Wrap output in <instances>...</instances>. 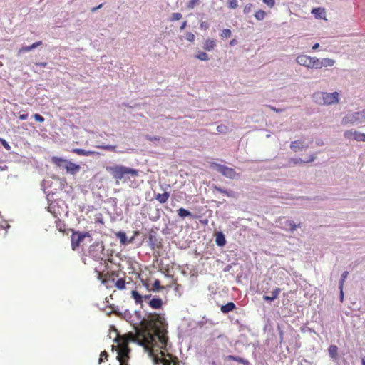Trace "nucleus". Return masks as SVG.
I'll return each mask as SVG.
<instances>
[{"label": "nucleus", "mask_w": 365, "mask_h": 365, "mask_svg": "<svg viewBox=\"0 0 365 365\" xmlns=\"http://www.w3.org/2000/svg\"><path fill=\"white\" fill-rule=\"evenodd\" d=\"M10 226L6 222H3L1 225H0V230H4V235L5 236L6 235L7 231L6 230V228H9Z\"/></svg>", "instance_id": "nucleus-46"}, {"label": "nucleus", "mask_w": 365, "mask_h": 365, "mask_svg": "<svg viewBox=\"0 0 365 365\" xmlns=\"http://www.w3.org/2000/svg\"><path fill=\"white\" fill-rule=\"evenodd\" d=\"M6 168H7V167H6V166H4V167L0 166V170H6Z\"/></svg>", "instance_id": "nucleus-61"}, {"label": "nucleus", "mask_w": 365, "mask_h": 365, "mask_svg": "<svg viewBox=\"0 0 365 365\" xmlns=\"http://www.w3.org/2000/svg\"><path fill=\"white\" fill-rule=\"evenodd\" d=\"M0 142L1 143V145L4 146V148L6 150H11V146L9 145V144L4 139L0 138Z\"/></svg>", "instance_id": "nucleus-45"}, {"label": "nucleus", "mask_w": 365, "mask_h": 365, "mask_svg": "<svg viewBox=\"0 0 365 365\" xmlns=\"http://www.w3.org/2000/svg\"><path fill=\"white\" fill-rule=\"evenodd\" d=\"M106 170L117 180V184L119 180L126 182L128 179L135 178L139 174V171L136 169L119 165L106 166Z\"/></svg>", "instance_id": "nucleus-2"}, {"label": "nucleus", "mask_w": 365, "mask_h": 365, "mask_svg": "<svg viewBox=\"0 0 365 365\" xmlns=\"http://www.w3.org/2000/svg\"><path fill=\"white\" fill-rule=\"evenodd\" d=\"M34 118L36 121L40 122V123H43L45 120L44 118L38 113L34 114Z\"/></svg>", "instance_id": "nucleus-43"}, {"label": "nucleus", "mask_w": 365, "mask_h": 365, "mask_svg": "<svg viewBox=\"0 0 365 365\" xmlns=\"http://www.w3.org/2000/svg\"><path fill=\"white\" fill-rule=\"evenodd\" d=\"M36 65L41 67H46L47 66V63H37Z\"/></svg>", "instance_id": "nucleus-54"}, {"label": "nucleus", "mask_w": 365, "mask_h": 365, "mask_svg": "<svg viewBox=\"0 0 365 365\" xmlns=\"http://www.w3.org/2000/svg\"><path fill=\"white\" fill-rule=\"evenodd\" d=\"M253 8L252 4H247L245 5L243 12L244 14H249L252 11V9Z\"/></svg>", "instance_id": "nucleus-40"}, {"label": "nucleus", "mask_w": 365, "mask_h": 365, "mask_svg": "<svg viewBox=\"0 0 365 365\" xmlns=\"http://www.w3.org/2000/svg\"><path fill=\"white\" fill-rule=\"evenodd\" d=\"M209 24L207 21H202L200 24V27L204 29H207L209 28Z\"/></svg>", "instance_id": "nucleus-49"}, {"label": "nucleus", "mask_w": 365, "mask_h": 365, "mask_svg": "<svg viewBox=\"0 0 365 365\" xmlns=\"http://www.w3.org/2000/svg\"><path fill=\"white\" fill-rule=\"evenodd\" d=\"M315 159H316V155L312 154L310 155L309 158L307 160H304L299 158H291L289 162L297 165V164H299V163H311V162H313Z\"/></svg>", "instance_id": "nucleus-16"}, {"label": "nucleus", "mask_w": 365, "mask_h": 365, "mask_svg": "<svg viewBox=\"0 0 365 365\" xmlns=\"http://www.w3.org/2000/svg\"><path fill=\"white\" fill-rule=\"evenodd\" d=\"M337 351H338V348L336 346H335V345L330 346L329 348V356L332 359H336L337 356Z\"/></svg>", "instance_id": "nucleus-28"}, {"label": "nucleus", "mask_w": 365, "mask_h": 365, "mask_svg": "<svg viewBox=\"0 0 365 365\" xmlns=\"http://www.w3.org/2000/svg\"><path fill=\"white\" fill-rule=\"evenodd\" d=\"M42 43H43L42 41H38L34 43L31 46H23L21 48H20L19 50L18 54L20 55L22 53L29 52V51L36 48L37 47L41 46Z\"/></svg>", "instance_id": "nucleus-14"}, {"label": "nucleus", "mask_w": 365, "mask_h": 365, "mask_svg": "<svg viewBox=\"0 0 365 365\" xmlns=\"http://www.w3.org/2000/svg\"><path fill=\"white\" fill-rule=\"evenodd\" d=\"M170 197V193L165 192L163 194L155 195V199L161 204L165 203Z\"/></svg>", "instance_id": "nucleus-21"}, {"label": "nucleus", "mask_w": 365, "mask_h": 365, "mask_svg": "<svg viewBox=\"0 0 365 365\" xmlns=\"http://www.w3.org/2000/svg\"><path fill=\"white\" fill-rule=\"evenodd\" d=\"M217 131L220 133H226L228 131V128L225 125H219L217 127Z\"/></svg>", "instance_id": "nucleus-37"}, {"label": "nucleus", "mask_w": 365, "mask_h": 365, "mask_svg": "<svg viewBox=\"0 0 365 365\" xmlns=\"http://www.w3.org/2000/svg\"><path fill=\"white\" fill-rule=\"evenodd\" d=\"M186 26H187V21H185L182 22V24L180 26V30H183L185 28Z\"/></svg>", "instance_id": "nucleus-53"}, {"label": "nucleus", "mask_w": 365, "mask_h": 365, "mask_svg": "<svg viewBox=\"0 0 365 365\" xmlns=\"http://www.w3.org/2000/svg\"><path fill=\"white\" fill-rule=\"evenodd\" d=\"M229 6L231 9H235L238 6V2L237 0H230Z\"/></svg>", "instance_id": "nucleus-44"}, {"label": "nucleus", "mask_w": 365, "mask_h": 365, "mask_svg": "<svg viewBox=\"0 0 365 365\" xmlns=\"http://www.w3.org/2000/svg\"><path fill=\"white\" fill-rule=\"evenodd\" d=\"M103 250L104 247L103 245L96 244L90 247L89 255L97 261L103 260L105 257Z\"/></svg>", "instance_id": "nucleus-7"}, {"label": "nucleus", "mask_w": 365, "mask_h": 365, "mask_svg": "<svg viewBox=\"0 0 365 365\" xmlns=\"http://www.w3.org/2000/svg\"><path fill=\"white\" fill-rule=\"evenodd\" d=\"M343 299H344V292H343V289H340V299H341V302L343 301Z\"/></svg>", "instance_id": "nucleus-55"}, {"label": "nucleus", "mask_w": 365, "mask_h": 365, "mask_svg": "<svg viewBox=\"0 0 365 365\" xmlns=\"http://www.w3.org/2000/svg\"><path fill=\"white\" fill-rule=\"evenodd\" d=\"M182 18V14L180 13H173L170 17L171 21H178Z\"/></svg>", "instance_id": "nucleus-38"}, {"label": "nucleus", "mask_w": 365, "mask_h": 365, "mask_svg": "<svg viewBox=\"0 0 365 365\" xmlns=\"http://www.w3.org/2000/svg\"><path fill=\"white\" fill-rule=\"evenodd\" d=\"M166 327L163 315L150 313L147 323L138 329L135 333H128L122 337L120 342L115 339V341L119 346L117 359L120 365H128L125 362L129 358L130 349L128 344L130 341L143 346L155 365H178L177 358L168 352Z\"/></svg>", "instance_id": "nucleus-1"}, {"label": "nucleus", "mask_w": 365, "mask_h": 365, "mask_svg": "<svg viewBox=\"0 0 365 365\" xmlns=\"http://www.w3.org/2000/svg\"><path fill=\"white\" fill-rule=\"evenodd\" d=\"M66 173L71 175H75L79 172L81 167L78 164H75L71 161H68L67 165L66 166Z\"/></svg>", "instance_id": "nucleus-13"}, {"label": "nucleus", "mask_w": 365, "mask_h": 365, "mask_svg": "<svg viewBox=\"0 0 365 365\" xmlns=\"http://www.w3.org/2000/svg\"><path fill=\"white\" fill-rule=\"evenodd\" d=\"M153 287H154L155 289H158V290H159L160 289L162 288L161 286H160V281L158 279L155 281L154 284H153Z\"/></svg>", "instance_id": "nucleus-48"}, {"label": "nucleus", "mask_w": 365, "mask_h": 365, "mask_svg": "<svg viewBox=\"0 0 365 365\" xmlns=\"http://www.w3.org/2000/svg\"><path fill=\"white\" fill-rule=\"evenodd\" d=\"M28 114H21L19 115V119L21 120H25L28 118Z\"/></svg>", "instance_id": "nucleus-52"}, {"label": "nucleus", "mask_w": 365, "mask_h": 365, "mask_svg": "<svg viewBox=\"0 0 365 365\" xmlns=\"http://www.w3.org/2000/svg\"><path fill=\"white\" fill-rule=\"evenodd\" d=\"M150 297V295H146L144 297L145 299H148Z\"/></svg>", "instance_id": "nucleus-64"}, {"label": "nucleus", "mask_w": 365, "mask_h": 365, "mask_svg": "<svg viewBox=\"0 0 365 365\" xmlns=\"http://www.w3.org/2000/svg\"><path fill=\"white\" fill-rule=\"evenodd\" d=\"M186 39L190 42H193L195 39V36L192 33L189 32L186 34Z\"/></svg>", "instance_id": "nucleus-41"}, {"label": "nucleus", "mask_w": 365, "mask_h": 365, "mask_svg": "<svg viewBox=\"0 0 365 365\" xmlns=\"http://www.w3.org/2000/svg\"><path fill=\"white\" fill-rule=\"evenodd\" d=\"M362 365H365V357H363L361 359Z\"/></svg>", "instance_id": "nucleus-62"}, {"label": "nucleus", "mask_w": 365, "mask_h": 365, "mask_svg": "<svg viewBox=\"0 0 365 365\" xmlns=\"http://www.w3.org/2000/svg\"><path fill=\"white\" fill-rule=\"evenodd\" d=\"M308 145H305L304 142L302 140L292 141L290 145V148L294 152H299L302 150L307 149Z\"/></svg>", "instance_id": "nucleus-11"}, {"label": "nucleus", "mask_w": 365, "mask_h": 365, "mask_svg": "<svg viewBox=\"0 0 365 365\" xmlns=\"http://www.w3.org/2000/svg\"><path fill=\"white\" fill-rule=\"evenodd\" d=\"M73 152L77 155H85V156L100 155V153L98 152L93 151V150H86L81 149V148H75L73 150Z\"/></svg>", "instance_id": "nucleus-15"}, {"label": "nucleus", "mask_w": 365, "mask_h": 365, "mask_svg": "<svg viewBox=\"0 0 365 365\" xmlns=\"http://www.w3.org/2000/svg\"><path fill=\"white\" fill-rule=\"evenodd\" d=\"M317 57H311L307 55H299L297 57L296 61L298 64L307 67L308 68L316 69V60Z\"/></svg>", "instance_id": "nucleus-6"}, {"label": "nucleus", "mask_w": 365, "mask_h": 365, "mask_svg": "<svg viewBox=\"0 0 365 365\" xmlns=\"http://www.w3.org/2000/svg\"><path fill=\"white\" fill-rule=\"evenodd\" d=\"M117 316L122 317L126 321H130L132 318V314L128 309H125L123 312L114 311Z\"/></svg>", "instance_id": "nucleus-20"}, {"label": "nucleus", "mask_w": 365, "mask_h": 365, "mask_svg": "<svg viewBox=\"0 0 365 365\" xmlns=\"http://www.w3.org/2000/svg\"><path fill=\"white\" fill-rule=\"evenodd\" d=\"M232 32L230 29H225L221 32V37L222 38H230L231 36Z\"/></svg>", "instance_id": "nucleus-35"}, {"label": "nucleus", "mask_w": 365, "mask_h": 365, "mask_svg": "<svg viewBox=\"0 0 365 365\" xmlns=\"http://www.w3.org/2000/svg\"><path fill=\"white\" fill-rule=\"evenodd\" d=\"M108 356V353L106 351L101 352V356L99 358V364L103 362V358L105 359H107Z\"/></svg>", "instance_id": "nucleus-47"}, {"label": "nucleus", "mask_w": 365, "mask_h": 365, "mask_svg": "<svg viewBox=\"0 0 365 365\" xmlns=\"http://www.w3.org/2000/svg\"><path fill=\"white\" fill-rule=\"evenodd\" d=\"M282 227L288 231L293 232L297 227H300V224L296 225L294 221L285 220L282 222Z\"/></svg>", "instance_id": "nucleus-12"}, {"label": "nucleus", "mask_w": 365, "mask_h": 365, "mask_svg": "<svg viewBox=\"0 0 365 365\" xmlns=\"http://www.w3.org/2000/svg\"><path fill=\"white\" fill-rule=\"evenodd\" d=\"M98 148H101L106 150L112 151V152H117L116 150V146L112 145H97L96 146Z\"/></svg>", "instance_id": "nucleus-30"}, {"label": "nucleus", "mask_w": 365, "mask_h": 365, "mask_svg": "<svg viewBox=\"0 0 365 365\" xmlns=\"http://www.w3.org/2000/svg\"><path fill=\"white\" fill-rule=\"evenodd\" d=\"M211 168L217 171L218 173H221L223 176L230 179H235L238 176V174L235 172V170L233 168L227 167L219 163H212Z\"/></svg>", "instance_id": "nucleus-5"}, {"label": "nucleus", "mask_w": 365, "mask_h": 365, "mask_svg": "<svg viewBox=\"0 0 365 365\" xmlns=\"http://www.w3.org/2000/svg\"><path fill=\"white\" fill-rule=\"evenodd\" d=\"M51 161L54 164H56L58 167L66 168V166L67 165V163L68 160L66 159H63V158L54 156L51 158Z\"/></svg>", "instance_id": "nucleus-18"}, {"label": "nucleus", "mask_w": 365, "mask_h": 365, "mask_svg": "<svg viewBox=\"0 0 365 365\" xmlns=\"http://www.w3.org/2000/svg\"><path fill=\"white\" fill-rule=\"evenodd\" d=\"M313 14H314L316 16H318L319 18H322V14H324V11L322 10L320 8L314 9L312 11Z\"/></svg>", "instance_id": "nucleus-34"}, {"label": "nucleus", "mask_w": 365, "mask_h": 365, "mask_svg": "<svg viewBox=\"0 0 365 365\" xmlns=\"http://www.w3.org/2000/svg\"><path fill=\"white\" fill-rule=\"evenodd\" d=\"M88 235L87 233L75 232L71 236V245L73 250L79 246V244Z\"/></svg>", "instance_id": "nucleus-9"}, {"label": "nucleus", "mask_w": 365, "mask_h": 365, "mask_svg": "<svg viewBox=\"0 0 365 365\" xmlns=\"http://www.w3.org/2000/svg\"><path fill=\"white\" fill-rule=\"evenodd\" d=\"M313 101L319 106H331L339 103L340 93L339 92L317 91L312 95Z\"/></svg>", "instance_id": "nucleus-3"}, {"label": "nucleus", "mask_w": 365, "mask_h": 365, "mask_svg": "<svg viewBox=\"0 0 365 365\" xmlns=\"http://www.w3.org/2000/svg\"><path fill=\"white\" fill-rule=\"evenodd\" d=\"M200 0H190L187 4V7L190 9H193L196 5L199 4H200Z\"/></svg>", "instance_id": "nucleus-36"}, {"label": "nucleus", "mask_w": 365, "mask_h": 365, "mask_svg": "<svg viewBox=\"0 0 365 365\" xmlns=\"http://www.w3.org/2000/svg\"><path fill=\"white\" fill-rule=\"evenodd\" d=\"M281 292V289L279 288H276L271 293V295H264L263 299L266 302H272L278 297V295Z\"/></svg>", "instance_id": "nucleus-17"}, {"label": "nucleus", "mask_w": 365, "mask_h": 365, "mask_svg": "<svg viewBox=\"0 0 365 365\" xmlns=\"http://www.w3.org/2000/svg\"><path fill=\"white\" fill-rule=\"evenodd\" d=\"M282 334H283V333H282V331H280V335H281V341H282V339H283V337H282Z\"/></svg>", "instance_id": "nucleus-63"}, {"label": "nucleus", "mask_w": 365, "mask_h": 365, "mask_svg": "<svg viewBox=\"0 0 365 365\" xmlns=\"http://www.w3.org/2000/svg\"><path fill=\"white\" fill-rule=\"evenodd\" d=\"M227 196L230 197H235L236 193L233 190H228V192H227Z\"/></svg>", "instance_id": "nucleus-50"}, {"label": "nucleus", "mask_w": 365, "mask_h": 365, "mask_svg": "<svg viewBox=\"0 0 365 365\" xmlns=\"http://www.w3.org/2000/svg\"><path fill=\"white\" fill-rule=\"evenodd\" d=\"M254 16L257 20L262 21L265 18L266 13L263 10H258Z\"/></svg>", "instance_id": "nucleus-29"}, {"label": "nucleus", "mask_w": 365, "mask_h": 365, "mask_svg": "<svg viewBox=\"0 0 365 365\" xmlns=\"http://www.w3.org/2000/svg\"><path fill=\"white\" fill-rule=\"evenodd\" d=\"M215 242L220 247H222L226 244L225 237L222 232H220L217 234Z\"/></svg>", "instance_id": "nucleus-23"}, {"label": "nucleus", "mask_w": 365, "mask_h": 365, "mask_svg": "<svg viewBox=\"0 0 365 365\" xmlns=\"http://www.w3.org/2000/svg\"><path fill=\"white\" fill-rule=\"evenodd\" d=\"M319 47V43H317L314 44V46H312V49H313V50H316V49H317Z\"/></svg>", "instance_id": "nucleus-58"}, {"label": "nucleus", "mask_w": 365, "mask_h": 365, "mask_svg": "<svg viewBox=\"0 0 365 365\" xmlns=\"http://www.w3.org/2000/svg\"><path fill=\"white\" fill-rule=\"evenodd\" d=\"M316 69H320L322 67L332 66L335 63V61L334 59L324 58L322 59L316 58Z\"/></svg>", "instance_id": "nucleus-10"}, {"label": "nucleus", "mask_w": 365, "mask_h": 365, "mask_svg": "<svg viewBox=\"0 0 365 365\" xmlns=\"http://www.w3.org/2000/svg\"><path fill=\"white\" fill-rule=\"evenodd\" d=\"M365 123V109L349 113L341 119V124H363Z\"/></svg>", "instance_id": "nucleus-4"}, {"label": "nucleus", "mask_w": 365, "mask_h": 365, "mask_svg": "<svg viewBox=\"0 0 365 365\" xmlns=\"http://www.w3.org/2000/svg\"><path fill=\"white\" fill-rule=\"evenodd\" d=\"M344 136L346 139H354L356 141L365 142V134L356 130H346L344 133Z\"/></svg>", "instance_id": "nucleus-8"}, {"label": "nucleus", "mask_w": 365, "mask_h": 365, "mask_svg": "<svg viewBox=\"0 0 365 365\" xmlns=\"http://www.w3.org/2000/svg\"><path fill=\"white\" fill-rule=\"evenodd\" d=\"M131 296L135 299L137 304H140L143 302V297L135 290L131 292Z\"/></svg>", "instance_id": "nucleus-26"}, {"label": "nucleus", "mask_w": 365, "mask_h": 365, "mask_svg": "<svg viewBox=\"0 0 365 365\" xmlns=\"http://www.w3.org/2000/svg\"><path fill=\"white\" fill-rule=\"evenodd\" d=\"M216 46V43L215 42L213 41V40H211V39H207L205 42V44H204V48L206 50V51H211L212 50L215 46Z\"/></svg>", "instance_id": "nucleus-25"}, {"label": "nucleus", "mask_w": 365, "mask_h": 365, "mask_svg": "<svg viewBox=\"0 0 365 365\" xmlns=\"http://www.w3.org/2000/svg\"><path fill=\"white\" fill-rule=\"evenodd\" d=\"M147 139H148L149 140H158V138H157L156 137H150V136H147Z\"/></svg>", "instance_id": "nucleus-60"}, {"label": "nucleus", "mask_w": 365, "mask_h": 365, "mask_svg": "<svg viewBox=\"0 0 365 365\" xmlns=\"http://www.w3.org/2000/svg\"><path fill=\"white\" fill-rule=\"evenodd\" d=\"M115 287L118 289H124L125 287V280L123 279H118L117 282H115Z\"/></svg>", "instance_id": "nucleus-32"}, {"label": "nucleus", "mask_w": 365, "mask_h": 365, "mask_svg": "<svg viewBox=\"0 0 365 365\" xmlns=\"http://www.w3.org/2000/svg\"><path fill=\"white\" fill-rule=\"evenodd\" d=\"M234 357H235V356H232V355H228V356L226 357V359H227V360H232V361H233V360H234Z\"/></svg>", "instance_id": "nucleus-57"}, {"label": "nucleus", "mask_w": 365, "mask_h": 365, "mask_svg": "<svg viewBox=\"0 0 365 365\" xmlns=\"http://www.w3.org/2000/svg\"><path fill=\"white\" fill-rule=\"evenodd\" d=\"M263 3H264L267 6L272 8L275 4L274 0H262Z\"/></svg>", "instance_id": "nucleus-42"}, {"label": "nucleus", "mask_w": 365, "mask_h": 365, "mask_svg": "<svg viewBox=\"0 0 365 365\" xmlns=\"http://www.w3.org/2000/svg\"><path fill=\"white\" fill-rule=\"evenodd\" d=\"M102 6V4H100L97 7H94L91 9V11L92 12H95L96 11H97V9H98L99 8H101Z\"/></svg>", "instance_id": "nucleus-59"}, {"label": "nucleus", "mask_w": 365, "mask_h": 365, "mask_svg": "<svg viewBox=\"0 0 365 365\" xmlns=\"http://www.w3.org/2000/svg\"><path fill=\"white\" fill-rule=\"evenodd\" d=\"M233 361H237V362H239L240 364H242L244 365H248V364H249V362L246 359H245L243 358H241V357H239V356H235L234 357V360Z\"/></svg>", "instance_id": "nucleus-39"}, {"label": "nucleus", "mask_w": 365, "mask_h": 365, "mask_svg": "<svg viewBox=\"0 0 365 365\" xmlns=\"http://www.w3.org/2000/svg\"><path fill=\"white\" fill-rule=\"evenodd\" d=\"M116 236L120 240L122 245H126L128 243L127 236L124 232H118L116 233Z\"/></svg>", "instance_id": "nucleus-27"}, {"label": "nucleus", "mask_w": 365, "mask_h": 365, "mask_svg": "<svg viewBox=\"0 0 365 365\" xmlns=\"http://www.w3.org/2000/svg\"><path fill=\"white\" fill-rule=\"evenodd\" d=\"M177 212L178 215L182 218H185L187 217H192V212L185 208L181 207L178 209Z\"/></svg>", "instance_id": "nucleus-24"}, {"label": "nucleus", "mask_w": 365, "mask_h": 365, "mask_svg": "<svg viewBox=\"0 0 365 365\" xmlns=\"http://www.w3.org/2000/svg\"><path fill=\"white\" fill-rule=\"evenodd\" d=\"M348 275H349V272L348 271L343 272V273L341 274V277L340 282H339V289H343L344 282L346 280V279L347 278Z\"/></svg>", "instance_id": "nucleus-31"}, {"label": "nucleus", "mask_w": 365, "mask_h": 365, "mask_svg": "<svg viewBox=\"0 0 365 365\" xmlns=\"http://www.w3.org/2000/svg\"><path fill=\"white\" fill-rule=\"evenodd\" d=\"M235 308L236 306L233 302H228L226 304L221 306L220 310L222 313L227 314Z\"/></svg>", "instance_id": "nucleus-19"}, {"label": "nucleus", "mask_w": 365, "mask_h": 365, "mask_svg": "<svg viewBox=\"0 0 365 365\" xmlns=\"http://www.w3.org/2000/svg\"><path fill=\"white\" fill-rule=\"evenodd\" d=\"M195 57L197 58V59H200L201 61H207L209 59L208 58V56L206 53L205 52H199L196 56Z\"/></svg>", "instance_id": "nucleus-33"}, {"label": "nucleus", "mask_w": 365, "mask_h": 365, "mask_svg": "<svg viewBox=\"0 0 365 365\" xmlns=\"http://www.w3.org/2000/svg\"><path fill=\"white\" fill-rule=\"evenodd\" d=\"M163 304L162 299L160 298H153L150 302V306L153 309H159L161 307Z\"/></svg>", "instance_id": "nucleus-22"}, {"label": "nucleus", "mask_w": 365, "mask_h": 365, "mask_svg": "<svg viewBox=\"0 0 365 365\" xmlns=\"http://www.w3.org/2000/svg\"><path fill=\"white\" fill-rule=\"evenodd\" d=\"M230 46H235L237 44V41L235 39H232L230 42Z\"/></svg>", "instance_id": "nucleus-56"}, {"label": "nucleus", "mask_w": 365, "mask_h": 365, "mask_svg": "<svg viewBox=\"0 0 365 365\" xmlns=\"http://www.w3.org/2000/svg\"><path fill=\"white\" fill-rule=\"evenodd\" d=\"M214 189L215 190L219 192H221V193H223L225 192V189L220 187H218L217 185H215L214 186Z\"/></svg>", "instance_id": "nucleus-51"}]
</instances>
